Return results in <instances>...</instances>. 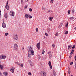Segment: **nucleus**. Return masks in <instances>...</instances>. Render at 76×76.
<instances>
[{
	"label": "nucleus",
	"mask_w": 76,
	"mask_h": 76,
	"mask_svg": "<svg viewBox=\"0 0 76 76\" xmlns=\"http://www.w3.org/2000/svg\"><path fill=\"white\" fill-rule=\"evenodd\" d=\"M32 47H30L29 49L28 53V57H31L32 56L31 55H34V52L33 50H32Z\"/></svg>",
	"instance_id": "nucleus-1"
},
{
	"label": "nucleus",
	"mask_w": 76,
	"mask_h": 76,
	"mask_svg": "<svg viewBox=\"0 0 76 76\" xmlns=\"http://www.w3.org/2000/svg\"><path fill=\"white\" fill-rule=\"evenodd\" d=\"M8 3H9V1H7L6 5H7L8 4Z\"/></svg>",
	"instance_id": "nucleus-41"
},
{
	"label": "nucleus",
	"mask_w": 76,
	"mask_h": 76,
	"mask_svg": "<svg viewBox=\"0 0 76 76\" xmlns=\"http://www.w3.org/2000/svg\"><path fill=\"white\" fill-rule=\"evenodd\" d=\"M72 45H69L68 46V48L69 50H70L72 48Z\"/></svg>",
	"instance_id": "nucleus-13"
},
{
	"label": "nucleus",
	"mask_w": 76,
	"mask_h": 76,
	"mask_svg": "<svg viewBox=\"0 0 76 76\" xmlns=\"http://www.w3.org/2000/svg\"><path fill=\"white\" fill-rule=\"evenodd\" d=\"M74 29H76V27H75V28H74Z\"/></svg>",
	"instance_id": "nucleus-55"
},
{
	"label": "nucleus",
	"mask_w": 76,
	"mask_h": 76,
	"mask_svg": "<svg viewBox=\"0 0 76 76\" xmlns=\"http://www.w3.org/2000/svg\"><path fill=\"white\" fill-rule=\"evenodd\" d=\"M0 42H1V41L0 40Z\"/></svg>",
	"instance_id": "nucleus-59"
},
{
	"label": "nucleus",
	"mask_w": 76,
	"mask_h": 76,
	"mask_svg": "<svg viewBox=\"0 0 76 76\" xmlns=\"http://www.w3.org/2000/svg\"><path fill=\"white\" fill-rule=\"evenodd\" d=\"M28 18L30 19H31V18H32V16L29 15V16H28Z\"/></svg>",
	"instance_id": "nucleus-28"
},
{
	"label": "nucleus",
	"mask_w": 76,
	"mask_h": 76,
	"mask_svg": "<svg viewBox=\"0 0 76 76\" xmlns=\"http://www.w3.org/2000/svg\"><path fill=\"white\" fill-rule=\"evenodd\" d=\"M41 74L42 76H46L47 74L45 71H42L41 73Z\"/></svg>",
	"instance_id": "nucleus-3"
},
{
	"label": "nucleus",
	"mask_w": 76,
	"mask_h": 76,
	"mask_svg": "<svg viewBox=\"0 0 76 76\" xmlns=\"http://www.w3.org/2000/svg\"><path fill=\"white\" fill-rule=\"evenodd\" d=\"M0 75H1V72H0Z\"/></svg>",
	"instance_id": "nucleus-58"
},
{
	"label": "nucleus",
	"mask_w": 76,
	"mask_h": 76,
	"mask_svg": "<svg viewBox=\"0 0 76 76\" xmlns=\"http://www.w3.org/2000/svg\"><path fill=\"white\" fill-rule=\"evenodd\" d=\"M50 12V10L48 11V12Z\"/></svg>",
	"instance_id": "nucleus-54"
},
{
	"label": "nucleus",
	"mask_w": 76,
	"mask_h": 76,
	"mask_svg": "<svg viewBox=\"0 0 76 76\" xmlns=\"http://www.w3.org/2000/svg\"><path fill=\"white\" fill-rule=\"evenodd\" d=\"M68 70H70V67H68Z\"/></svg>",
	"instance_id": "nucleus-51"
},
{
	"label": "nucleus",
	"mask_w": 76,
	"mask_h": 76,
	"mask_svg": "<svg viewBox=\"0 0 76 76\" xmlns=\"http://www.w3.org/2000/svg\"><path fill=\"white\" fill-rule=\"evenodd\" d=\"M41 43V42H39V43H38L37 45V48L38 50H39L40 49V45L41 44H40Z\"/></svg>",
	"instance_id": "nucleus-4"
},
{
	"label": "nucleus",
	"mask_w": 76,
	"mask_h": 76,
	"mask_svg": "<svg viewBox=\"0 0 76 76\" xmlns=\"http://www.w3.org/2000/svg\"><path fill=\"white\" fill-rule=\"evenodd\" d=\"M36 32H38V28H36Z\"/></svg>",
	"instance_id": "nucleus-32"
},
{
	"label": "nucleus",
	"mask_w": 76,
	"mask_h": 76,
	"mask_svg": "<svg viewBox=\"0 0 76 76\" xmlns=\"http://www.w3.org/2000/svg\"><path fill=\"white\" fill-rule=\"evenodd\" d=\"M18 65L19 66H20V67H23V64H18Z\"/></svg>",
	"instance_id": "nucleus-18"
},
{
	"label": "nucleus",
	"mask_w": 76,
	"mask_h": 76,
	"mask_svg": "<svg viewBox=\"0 0 76 76\" xmlns=\"http://www.w3.org/2000/svg\"><path fill=\"white\" fill-rule=\"evenodd\" d=\"M66 27H68V23L67 22V24H66Z\"/></svg>",
	"instance_id": "nucleus-35"
},
{
	"label": "nucleus",
	"mask_w": 76,
	"mask_h": 76,
	"mask_svg": "<svg viewBox=\"0 0 76 76\" xmlns=\"http://www.w3.org/2000/svg\"><path fill=\"white\" fill-rule=\"evenodd\" d=\"M69 58H72V56H69Z\"/></svg>",
	"instance_id": "nucleus-48"
},
{
	"label": "nucleus",
	"mask_w": 76,
	"mask_h": 76,
	"mask_svg": "<svg viewBox=\"0 0 76 76\" xmlns=\"http://www.w3.org/2000/svg\"><path fill=\"white\" fill-rule=\"evenodd\" d=\"M73 64V62H72L70 63V65L71 66H72V65Z\"/></svg>",
	"instance_id": "nucleus-34"
},
{
	"label": "nucleus",
	"mask_w": 76,
	"mask_h": 76,
	"mask_svg": "<svg viewBox=\"0 0 76 76\" xmlns=\"http://www.w3.org/2000/svg\"><path fill=\"white\" fill-rule=\"evenodd\" d=\"M8 35V33H6L5 34V36H7Z\"/></svg>",
	"instance_id": "nucleus-33"
},
{
	"label": "nucleus",
	"mask_w": 76,
	"mask_h": 76,
	"mask_svg": "<svg viewBox=\"0 0 76 76\" xmlns=\"http://www.w3.org/2000/svg\"><path fill=\"white\" fill-rule=\"evenodd\" d=\"M72 49H74V48H75V45H74L72 47Z\"/></svg>",
	"instance_id": "nucleus-26"
},
{
	"label": "nucleus",
	"mask_w": 76,
	"mask_h": 76,
	"mask_svg": "<svg viewBox=\"0 0 76 76\" xmlns=\"http://www.w3.org/2000/svg\"><path fill=\"white\" fill-rule=\"evenodd\" d=\"M48 54L49 55V58H51V57H52V55H51V51H49V52L48 53Z\"/></svg>",
	"instance_id": "nucleus-9"
},
{
	"label": "nucleus",
	"mask_w": 76,
	"mask_h": 76,
	"mask_svg": "<svg viewBox=\"0 0 76 76\" xmlns=\"http://www.w3.org/2000/svg\"><path fill=\"white\" fill-rule=\"evenodd\" d=\"M45 39V37H44V39Z\"/></svg>",
	"instance_id": "nucleus-53"
},
{
	"label": "nucleus",
	"mask_w": 76,
	"mask_h": 76,
	"mask_svg": "<svg viewBox=\"0 0 76 76\" xmlns=\"http://www.w3.org/2000/svg\"><path fill=\"white\" fill-rule=\"evenodd\" d=\"M43 9H45V8H44V7L43 8Z\"/></svg>",
	"instance_id": "nucleus-56"
},
{
	"label": "nucleus",
	"mask_w": 76,
	"mask_h": 76,
	"mask_svg": "<svg viewBox=\"0 0 76 76\" xmlns=\"http://www.w3.org/2000/svg\"><path fill=\"white\" fill-rule=\"evenodd\" d=\"M28 75H29V76H31V75H32V74L31 73V72H29L28 73Z\"/></svg>",
	"instance_id": "nucleus-24"
},
{
	"label": "nucleus",
	"mask_w": 76,
	"mask_h": 76,
	"mask_svg": "<svg viewBox=\"0 0 76 76\" xmlns=\"http://www.w3.org/2000/svg\"><path fill=\"white\" fill-rule=\"evenodd\" d=\"M10 70L12 73H14V69H13V68H11Z\"/></svg>",
	"instance_id": "nucleus-14"
},
{
	"label": "nucleus",
	"mask_w": 76,
	"mask_h": 76,
	"mask_svg": "<svg viewBox=\"0 0 76 76\" xmlns=\"http://www.w3.org/2000/svg\"><path fill=\"white\" fill-rule=\"evenodd\" d=\"M68 72L69 74H70V70H68Z\"/></svg>",
	"instance_id": "nucleus-36"
},
{
	"label": "nucleus",
	"mask_w": 76,
	"mask_h": 76,
	"mask_svg": "<svg viewBox=\"0 0 76 76\" xmlns=\"http://www.w3.org/2000/svg\"><path fill=\"white\" fill-rule=\"evenodd\" d=\"M68 14H70V10H69L68 11Z\"/></svg>",
	"instance_id": "nucleus-25"
},
{
	"label": "nucleus",
	"mask_w": 76,
	"mask_h": 76,
	"mask_svg": "<svg viewBox=\"0 0 76 76\" xmlns=\"http://www.w3.org/2000/svg\"><path fill=\"white\" fill-rule=\"evenodd\" d=\"M18 36L17 34H14L12 35V38L15 41L18 40Z\"/></svg>",
	"instance_id": "nucleus-2"
},
{
	"label": "nucleus",
	"mask_w": 76,
	"mask_h": 76,
	"mask_svg": "<svg viewBox=\"0 0 76 76\" xmlns=\"http://www.w3.org/2000/svg\"><path fill=\"white\" fill-rule=\"evenodd\" d=\"M45 35L46 36H48V34H47V33H45Z\"/></svg>",
	"instance_id": "nucleus-38"
},
{
	"label": "nucleus",
	"mask_w": 76,
	"mask_h": 76,
	"mask_svg": "<svg viewBox=\"0 0 76 76\" xmlns=\"http://www.w3.org/2000/svg\"><path fill=\"white\" fill-rule=\"evenodd\" d=\"M48 64H49V66H50V68L51 69H52V66H51V61H49V63H48Z\"/></svg>",
	"instance_id": "nucleus-10"
},
{
	"label": "nucleus",
	"mask_w": 76,
	"mask_h": 76,
	"mask_svg": "<svg viewBox=\"0 0 76 76\" xmlns=\"http://www.w3.org/2000/svg\"><path fill=\"white\" fill-rule=\"evenodd\" d=\"M62 25H63V23H61L59 26L58 28H60L61 27V26H62Z\"/></svg>",
	"instance_id": "nucleus-20"
},
{
	"label": "nucleus",
	"mask_w": 76,
	"mask_h": 76,
	"mask_svg": "<svg viewBox=\"0 0 76 76\" xmlns=\"http://www.w3.org/2000/svg\"><path fill=\"white\" fill-rule=\"evenodd\" d=\"M11 48H13V47H11Z\"/></svg>",
	"instance_id": "nucleus-57"
},
{
	"label": "nucleus",
	"mask_w": 76,
	"mask_h": 76,
	"mask_svg": "<svg viewBox=\"0 0 76 76\" xmlns=\"http://www.w3.org/2000/svg\"><path fill=\"white\" fill-rule=\"evenodd\" d=\"M2 26L3 27V28H5L6 26V24L4 23V21H3V23L2 25Z\"/></svg>",
	"instance_id": "nucleus-7"
},
{
	"label": "nucleus",
	"mask_w": 76,
	"mask_h": 76,
	"mask_svg": "<svg viewBox=\"0 0 76 76\" xmlns=\"http://www.w3.org/2000/svg\"><path fill=\"white\" fill-rule=\"evenodd\" d=\"M29 62L30 63V64L31 66H34V64L32 63V62L31 61H29Z\"/></svg>",
	"instance_id": "nucleus-11"
},
{
	"label": "nucleus",
	"mask_w": 76,
	"mask_h": 76,
	"mask_svg": "<svg viewBox=\"0 0 76 76\" xmlns=\"http://www.w3.org/2000/svg\"><path fill=\"white\" fill-rule=\"evenodd\" d=\"M28 17H29V15L28 14H26L25 15V17L26 18H28Z\"/></svg>",
	"instance_id": "nucleus-19"
},
{
	"label": "nucleus",
	"mask_w": 76,
	"mask_h": 76,
	"mask_svg": "<svg viewBox=\"0 0 76 76\" xmlns=\"http://www.w3.org/2000/svg\"><path fill=\"white\" fill-rule=\"evenodd\" d=\"M1 11H0V15H1Z\"/></svg>",
	"instance_id": "nucleus-47"
},
{
	"label": "nucleus",
	"mask_w": 76,
	"mask_h": 76,
	"mask_svg": "<svg viewBox=\"0 0 76 76\" xmlns=\"http://www.w3.org/2000/svg\"><path fill=\"white\" fill-rule=\"evenodd\" d=\"M27 7H28V6H27L26 5H25V7H24L25 9H26V8H27Z\"/></svg>",
	"instance_id": "nucleus-31"
},
{
	"label": "nucleus",
	"mask_w": 76,
	"mask_h": 76,
	"mask_svg": "<svg viewBox=\"0 0 76 76\" xmlns=\"http://www.w3.org/2000/svg\"><path fill=\"white\" fill-rule=\"evenodd\" d=\"M3 74H4V75L5 76H7V74H8L7 73V72H4Z\"/></svg>",
	"instance_id": "nucleus-15"
},
{
	"label": "nucleus",
	"mask_w": 76,
	"mask_h": 76,
	"mask_svg": "<svg viewBox=\"0 0 76 76\" xmlns=\"http://www.w3.org/2000/svg\"><path fill=\"white\" fill-rule=\"evenodd\" d=\"M42 51V54H44V53H45V51H44V49H43Z\"/></svg>",
	"instance_id": "nucleus-23"
},
{
	"label": "nucleus",
	"mask_w": 76,
	"mask_h": 76,
	"mask_svg": "<svg viewBox=\"0 0 76 76\" xmlns=\"http://www.w3.org/2000/svg\"><path fill=\"white\" fill-rule=\"evenodd\" d=\"M52 76H56V75L53 74V75H52Z\"/></svg>",
	"instance_id": "nucleus-43"
},
{
	"label": "nucleus",
	"mask_w": 76,
	"mask_h": 76,
	"mask_svg": "<svg viewBox=\"0 0 76 76\" xmlns=\"http://www.w3.org/2000/svg\"><path fill=\"white\" fill-rule=\"evenodd\" d=\"M68 33H69V31H65V34H68Z\"/></svg>",
	"instance_id": "nucleus-27"
},
{
	"label": "nucleus",
	"mask_w": 76,
	"mask_h": 76,
	"mask_svg": "<svg viewBox=\"0 0 76 76\" xmlns=\"http://www.w3.org/2000/svg\"><path fill=\"white\" fill-rule=\"evenodd\" d=\"M58 32H57L56 34V36H58Z\"/></svg>",
	"instance_id": "nucleus-37"
},
{
	"label": "nucleus",
	"mask_w": 76,
	"mask_h": 76,
	"mask_svg": "<svg viewBox=\"0 0 76 76\" xmlns=\"http://www.w3.org/2000/svg\"><path fill=\"white\" fill-rule=\"evenodd\" d=\"M29 10H32V9L30 8L29 9Z\"/></svg>",
	"instance_id": "nucleus-46"
},
{
	"label": "nucleus",
	"mask_w": 76,
	"mask_h": 76,
	"mask_svg": "<svg viewBox=\"0 0 76 76\" xmlns=\"http://www.w3.org/2000/svg\"><path fill=\"white\" fill-rule=\"evenodd\" d=\"M15 64H19V63H18V62H15Z\"/></svg>",
	"instance_id": "nucleus-45"
},
{
	"label": "nucleus",
	"mask_w": 76,
	"mask_h": 76,
	"mask_svg": "<svg viewBox=\"0 0 76 76\" xmlns=\"http://www.w3.org/2000/svg\"><path fill=\"white\" fill-rule=\"evenodd\" d=\"M53 73L54 75H56V71H55L54 70H53Z\"/></svg>",
	"instance_id": "nucleus-22"
},
{
	"label": "nucleus",
	"mask_w": 76,
	"mask_h": 76,
	"mask_svg": "<svg viewBox=\"0 0 76 76\" xmlns=\"http://www.w3.org/2000/svg\"><path fill=\"white\" fill-rule=\"evenodd\" d=\"M53 1H54V0H51L50 1L51 3H53Z\"/></svg>",
	"instance_id": "nucleus-30"
},
{
	"label": "nucleus",
	"mask_w": 76,
	"mask_h": 76,
	"mask_svg": "<svg viewBox=\"0 0 76 76\" xmlns=\"http://www.w3.org/2000/svg\"><path fill=\"white\" fill-rule=\"evenodd\" d=\"M4 17L6 18H7V14H5L4 15Z\"/></svg>",
	"instance_id": "nucleus-21"
},
{
	"label": "nucleus",
	"mask_w": 76,
	"mask_h": 76,
	"mask_svg": "<svg viewBox=\"0 0 76 76\" xmlns=\"http://www.w3.org/2000/svg\"><path fill=\"white\" fill-rule=\"evenodd\" d=\"M75 50H71V52L70 53V54L71 55H72V54H73V52H74Z\"/></svg>",
	"instance_id": "nucleus-16"
},
{
	"label": "nucleus",
	"mask_w": 76,
	"mask_h": 76,
	"mask_svg": "<svg viewBox=\"0 0 76 76\" xmlns=\"http://www.w3.org/2000/svg\"><path fill=\"white\" fill-rule=\"evenodd\" d=\"M5 8L6 9H7V10H9V5H6L5 6Z\"/></svg>",
	"instance_id": "nucleus-12"
},
{
	"label": "nucleus",
	"mask_w": 76,
	"mask_h": 76,
	"mask_svg": "<svg viewBox=\"0 0 76 76\" xmlns=\"http://www.w3.org/2000/svg\"><path fill=\"white\" fill-rule=\"evenodd\" d=\"M10 15L11 16H14L15 15V13L13 12V11H10Z\"/></svg>",
	"instance_id": "nucleus-5"
},
{
	"label": "nucleus",
	"mask_w": 76,
	"mask_h": 76,
	"mask_svg": "<svg viewBox=\"0 0 76 76\" xmlns=\"http://www.w3.org/2000/svg\"><path fill=\"white\" fill-rule=\"evenodd\" d=\"M14 50H16L18 49V45L17 44H14Z\"/></svg>",
	"instance_id": "nucleus-6"
},
{
	"label": "nucleus",
	"mask_w": 76,
	"mask_h": 76,
	"mask_svg": "<svg viewBox=\"0 0 76 76\" xmlns=\"http://www.w3.org/2000/svg\"><path fill=\"white\" fill-rule=\"evenodd\" d=\"M75 61H76V56H75Z\"/></svg>",
	"instance_id": "nucleus-44"
},
{
	"label": "nucleus",
	"mask_w": 76,
	"mask_h": 76,
	"mask_svg": "<svg viewBox=\"0 0 76 76\" xmlns=\"http://www.w3.org/2000/svg\"><path fill=\"white\" fill-rule=\"evenodd\" d=\"M22 50H24V47H23V48H22Z\"/></svg>",
	"instance_id": "nucleus-50"
},
{
	"label": "nucleus",
	"mask_w": 76,
	"mask_h": 76,
	"mask_svg": "<svg viewBox=\"0 0 76 76\" xmlns=\"http://www.w3.org/2000/svg\"><path fill=\"white\" fill-rule=\"evenodd\" d=\"M70 19H73V18L72 17H71L70 18Z\"/></svg>",
	"instance_id": "nucleus-40"
},
{
	"label": "nucleus",
	"mask_w": 76,
	"mask_h": 76,
	"mask_svg": "<svg viewBox=\"0 0 76 76\" xmlns=\"http://www.w3.org/2000/svg\"><path fill=\"white\" fill-rule=\"evenodd\" d=\"M49 20L50 21H52L53 20V18L52 17H50L49 18Z\"/></svg>",
	"instance_id": "nucleus-17"
},
{
	"label": "nucleus",
	"mask_w": 76,
	"mask_h": 76,
	"mask_svg": "<svg viewBox=\"0 0 76 76\" xmlns=\"http://www.w3.org/2000/svg\"><path fill=\"white\" fill-rule=\"evenodd\" d=\"M29 0H25V1H26V2H27V1H28Z\"/></svg>",
	"instance_id": "nucleus-49"
},
{
	"label": "nucleus",
	"mask_w": 76,
	"mask_h": 76,
	"mask_svg": "<svg viewBox=\"0 0 76 76\" xmlns=\"http://www.w3.org/2000/svg\"><path fill=\"white\" fill-rule=\"evenodd\" d=\"M21 4H23V0H21Z\"/></svg>",
	"instance_id": "nucleus-29"
},
{
	"label": "nucleus",
	"mask_w": 76,
	"mask_h": 76,
	"mask_svg": "<svg viewBox=\"0 0 76 76\" xmlns=\"http://www.w3.org/2000/svg\"><path fill=\"white\" fill-rule=\"evenodd\" d=\"M0 57L1 59H4L6 58V56L5 55L4 56L3 55H1Z\"/></svg>",
	"instance_id": "nucleus-8"
},
{
	"label": "nucleus",
	"mask_w": 76,
	"mask_h": 76,
	"mask_svg": "<svg viewBox=\"0 0 76 76\" xmlns=\"http://www.w3.org/2000/svg\"><path fill=\"white\" fill-rule=\"evenodd\" d=\"M52 47L53 48H54L55 47V45H54V44L52 45Z\"/></svg>",
	"instance_id": "nucleus-39"
},
{
	"label": "nucleus",
	"mask_w": 76,
	"mask_h": 76,
	"mask_svg": "<svg viewBox=\"0 0 76 76\" xmlns=\"http://www.w3.org/2000/svg\"><path fill=\"white\" fill-rule=\"evenodd\" d=\"M29 10L30 12H32V10Z\"/></svg>",
	"instance_id": "nucleus-52"
},
{
	"label": "nucleus",
	"mask_w": 76,
	"mask_h": 76,
	"mask_svg": "<svg viewBox=\"0 0 76 76\" xmlns=\"http://www.w3.org/2000/svg\"><path fill=\"white\" fill-rule=\"evenodd\" d=\"M72 13H74V12H75V10H72Z\"/></svg>",
	"instance_id": "nucleus-42"
}]
</instances>
